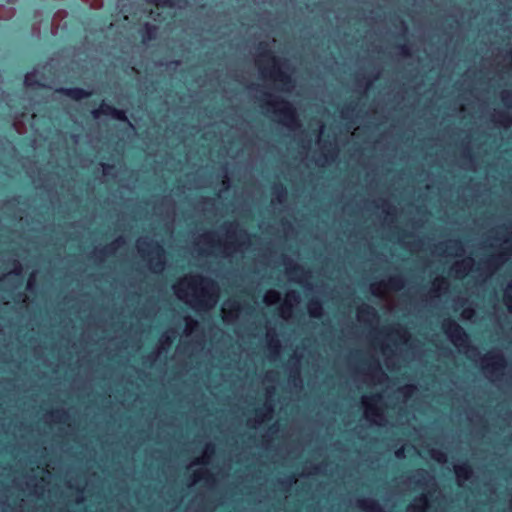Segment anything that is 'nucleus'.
Returning a JSON list of instances; mask_svg holds the SVG:
<instances>
[{"instance_id":"obj_28","label":"nucleus","mask_w":512,"mask_h":512,"mask_svg":"<svg viewBox=\"0 0 512 512\" xmlns=\"http://www.w3.org/2000/svg\"><path fill=\"white\" fill-rule=\"evenodd\" d=\"M14 263H15V266H16V267H15V269L13 270V273H14L15 275H20V274H21V271H22L21 265H20V263H19L18 261H15Z\"/></svg>"},{"instance_id":"obj_17","label":"nucleus","mask_w":512,"mask_h":512,"mask_svg":"<svg viewBox=\"0 0 512 512\" xmlns=\"http://www.w3.org/2000/svg\"><path fill=\"white\" fill-rule=\"evenodd\" d=\"M381 399V395L380 394H374L372 395L371 397L368 398V402L366 403L367 404V411L368 412H371L373 415H378V411L377 409H375L373 407V405L371 404V402H377Z\"/></svg>"},{"instance_id":"obj_30","label":"nucleus","mask_w":512,"mask_h":512,"mask_svg":"<svg viewBox=\"0 0 512 512\" xmlns=\"http://www.w3.org/2000/svg\"><path fill=\"white\" fill-rule=\"evenodd\" d=\"M353 110H354V108H353L351 105L346 106V107L342 110V116H343L344 118H346V117H347V112H349V111H353Z\"/></svg>"},{"instance_id":"obj_44","label":"nucleus","mask_w":512,"mask_h":512,"mask_svg":"<svg viewBox=\"0 0 512 512\" xmlns=\"http://www.w3.org/2000/svg\"><path fill=\"white\" fill-rule=\"evenodd\" d=\"M412 508H413V510L422 511L418 505H415Z\"/></svg>"},{"instance_id":"obj_22","label":"nucleus","mask_w":512,"mask_h":512,"mask_svg":"<svg viewBox=\"0 0 512 512\" xmlns=\"http://www.w3.org/2000/svg\"><path fill=\"white\" fill-rule=\"evenodd\" d=\"M502 100H503L505 103L512 102V92H510V91H505V92L502 94Z\"/></svg>"},{"instance_id":"obj_18","label":"nucleus","mask_w":512,"mask_h":512,"mask_svg":"<svg viewBox=\"0 0 512 512\" xmlns=\"http://www.w3.org/2000/svg\"><path fill=\"white\" fill-rule=\"evenodd\" d=\"M120 242H123V239H122L121 237H120V238H118L117 240H115V242H113L112 244H109V245H107L106 247H104L103 249H100V250H99V253H100L101 255H108V254H110V253H111V250H114L113 245H114L115 243H120Z\"/></svg>"},{"instance_id":"obj_4","label":"nucleus","mask_w":512,"mask_h":512,"mask_svg":"<svg viewBox=\"0 0 512 512\" xmlns=\"http://www.w3.org/2000/svg\"><path fill=\"white\" fill-rule=\"evenodd\" d=\"M443 331L457 347H467L469 336L465 329L453 319H447L442 325Z\"/></svg>"},{"instance_id":"obj_27","label":"nucleus","mask_w":512,"mask_h":512,"mask_svg":"<svg viewBox=\"0 0 512 512\" xmlns=\"http://www.w3.org/2000/svg\"><path fill=\"white\" fill-rule=\"evenodd\" d=\"M205 452L208 454V455H212L214 452H215V447L213 444H207L206 445V448H205Z\"/></svg>"},{"instance_id":"obj_24","label":"nucleus","mask_w":512,"mask_h":512,"mask_svg":"<svg viewBox=\"0 0 512 512\" xmlns=\"http://www.w3.org/2000/svg\"><path fill=\"white\" fill-rule=\"evenodd\" d=\"M157 5L162 6V7H172L173 1L172 0H158Z\"/></svg>"},{"instance_id":"obj_6","label":"nucleus","mask_w":512,"mask_h":512,"mask_svg":"<svg viewBox=\"0 0 512 512\" xmlns=\"http://www.w3.org/2000/svg\"><path fill=\"white\" fill-rule=\"evenodd\" d=\"M486 364L483 365V370L486 373L493 374V375H500L502 374L504 368L506 367V359L503 356V354L499 352H493L488 354L485 357Z\"/></svg>"},{"instance_id":"obj_41","label":"nucleus","mask_w":512,"mask_h":512,"mask_svg":"<svg viewBox=\"0 0 512 512\" xmlns=\"http://www.w3.org/2000/svg\"><path fill=\"white\" fill-rule=\"evenodd\" d=\"M401 26L403 28L404 31H407V26L406 24L404 23V21L401 20Z\"/></svg>"},{"instance_id":"obj_25","label":"nucleus","mask_w":512,"mask_h":512,"mask_svg":"<svg viewBox=\"0 0 512 512\" xmlns=\"http://www.w3.org/2000/svg\"><path fill=\"white\" fill-rule=\"evenodd\" d=\"M502 255L492 256L488 261L487 264L492 265L494 263L502 262Z\"/></svg>"},{"instance_id":"obj_5","label":"nucleus","mask_w":512,"mask_h":512,"mask_svg":"<svg viewBox=\"0 0 512 512\" xmlns=\"http://www.w3.org/2000/svg\"><path fill=\"white\" fill-rule=\"evenodd\" d=\"M92 117L97 119L101 115L110 116L115 120L121 122H128V118L126 112L124 110L118 109L113 105L107 103L105 100H102L99 108L91 111Z\"/></svg>"},{"instance_id":"obj_50","label":"nucleus","mask_w":512,"mask_h":512,"mask_svg":"<svg viewBox=\"0 0 512 512\" xmlns=\"http://www.w3.org/2000/svg\"><path fill=\"white\" fill-rule=\"evenodd\" d=\"M240 232H241V234L247 235V233L245 232V230H241Z\"/></svg>"},{"instance_id":"obj_12","label":"nucleus","mask_w":512,"mask_h":512,"mask_svg":"<svg viewBox=\"0 0 512 512\" xmlns=\"http://www.w3.org/2000/svg\"><path fill=\"white\" fill-rule=\"evenodd\" d=\"M358 505L367 512H383L379 503L372 499H361Z\"/></svg>"},{"instance_id":"obj_31","label":"nucleus","mask_w":512,"mask_h":512,"mask_svg":"<svg viewBox=\"0 0 512 512\" xmlns=\"http://www.w3.org/2000/svg\"><path fill=\"white\" fill-rule=\"evenodd\" d=\"M197 325H198V323H197L195 320H193V319H191V318H189V319H188V321H187V326H188L189 328L193 329V328H194V327H196Z\"/></svg>"},{"instance_id":"obj_49","label":"nucleus","mask_w":512,"mask_h":512,"mask_svg":"<svg viewBox=\"0 0 512 512\" xmlns=\"http://www.w3.org/2000/svg\"><path fill=\"white\" fill-rule=\"evenodd\" d=\"M199 463H200V460H199V459H197V460H195V461H194V464H199Z\"/></svg>"},{"instance_id":"obj_45","label":"nucleus","mask_w":512,"mask_h":512,"mask_svg":"<svg viewBox=\"0 0 512 512\" xmlns=\"http://www.w3.org/2000/svg\"><path fill=\"white\" fill-rule=\"evenodd\" d=\"M505 252H506L507 254H511V253H512V249L505 248Z\"/></svg>"},{"instance_id":"obj_35","label":"nucleus","mask_w":512,"mask_h":512,"mask_svg":"<svg viewBox=\"0 0 512 512\" xmlns=\"http://www.w3.org/2000/svg\"><path fill=\"white\" fill-rule=\"evenodd\" d=\"M231 310H233V311H239V305H238L236 302L232 303V305H231Z\"/></svg>"},{"instance_id":"obj_29","label":"nucleus","mask_w":512,"mask_h":512,"mask_svg":"<svg viewBox=\"0 0 512 512\" xmlns=\"http://www.w3.org/2000/svg\"><path fill=\"white\" fill-rule=\"evenodd\" d=\"M265 410H266L267 413H262V410H258L257 414L261 415L263 417H266L268 414L270 415L272 413V408L270 406L269 407H265Z\"/></svg>"},{"instance_id":"obj_10","label":"nucleus","mask_w":512,"mask_h":512,"mask_svg":"<svg viewBox=\"0 0 512 512\" xmlns=\"http://www.w3.org/2000/svg\"><path fill=\"white\" fill-rule=\"evenodd\" d=\"M455 473L460 480H468L472 476L473 471L471 465L465 461L455 467Z\"/></svg>"},{"instance_id":"obj_46","label":"nucleus","mask_w":512,"mask_h":512,"mask_svg":"<svg viewBox=\"0 0 512 512\" xmlns=\"http://www.w3.org/2000/svg\"><path fill=\"white\" fill-rule=\"evenodd\" d=\"M139 251H140V253H141L143 256L145 255V250H144V249H142L141 247H139Z\"/></svg>"},{"instance_id":"obj_3","label":"nucleus","mask_w":512,"mask_h":512,"mask_svg":"<svg viewBox=\"0 0 512 512\" xmlns=\"http://www.w3.org/2000/svg\"><path fill=\"white\" fill-rule=\"evenodd\" d=\"M190 285L193 288L201 285V297L196 300V308L208 309L216 303L219 290L216 281L211 278L198 275L191 278Z\"/></svg>"},{"instance_id":"obj_47","label":"nucleus","mask_w":512,"mask_h":512,"mask_svg":"<svg viewBox=\"0 0 512 512\" xmlns=\"http://www.w3.org/2000/svg\"><path fill=\"white\" fill-rule=\"evenodd\" d=\"M439 284H443V283H446V280L444 278L438 280Z\"/></svg>"},{"instance_id":"obj_15","label":"nucleus","mask_w":512,"mask_h":512,"mask_svg":"<svg viewBox=\"0 0 512 512\" xmlns=\"http://www.w3.org/2000/svg\"><path fill=\"white\" fill-rule=\"evenodd\" d=\"M273 194L276 196L277 202L282 203L287 195L285 186L281 183L275 184L273 187Z\"/></svg>"},{"instance_id":"obj_1","label":"nucleus","mask_w":512,"mask_h":512,"mask_svg":"<svg viewBox=\"0 0 512 512\" xmlns=\"http://www.w3.org/2000/svg\"><path fill=\"white\" fill-rule=\"evenodd\" d=\"M259 50H261L259 54V59L257 60V64L259 65L260 71L263 76H266L268 73L267 68H262V61L265 59L268 62L272 63V69L269 70V75L279 84V89L281 91L289 92L294 86L295 81L292 76L285 71H282L279 67L280 59H278L270 49H268V44L261 42L258 45Z\"/></svg>"},{"instance_id":"obj_40","label":"nucleus","mask_w":512,"mask_h":512,"mask_svg":"<svg viewBox=\"0 0 512 512\" xmlns=\"http://www.w3.org/2000/svg\"><path fill=\"white\" fill-rule=\"evenodd\" d=\"M406 389H407V393H406V395H409V394H410V392L414 389V386H412V385H411V386H408Z\"/></svg>"},{"instance_id":"obj_21","label":"nucleus","mask_w":512,"mask_h":512,"mask_svg":"<svg viewBox=\"0 0 512 512\" xmlns=\"http://www.w3.org/2000/svg\"><path fill=\"white\" fill-rule=\"evenodd\" d=\"M397 48L400 50L402 55H405V56L410 55V49L407 44L397 45Z\"/></svg>"},{"instance_id":"obj_39","label":"nucleus","mask_w":512,"mask_h":512,"mask_svg":"<svg viewBox=\"0 0 512 512\" xmlns=\"http://www.w3.org/2000/svg\"><path fill=\"white\" fill-rule=\"evenodd\" d=\"M164 342L170 344L172 342V339L169 336H166Z\"/></svg>"},{"instance_id":"obj_48","label":"nucleus","mask_w":512,"mask_h":512,"mask_svg":"<svg viewBox=\"0 0 512 512\" xmlns=\"http://www.w3.org/2000/svg\"><path fill=\"white\" fill-rule=\"evenodd\" d=\"M204 237H205V240H207V241L210 239V235L209 234L205 235Z\"/></svg>"},{"instance_id":"obj_43","label":"nucleus","mask_w":512,"mask_h":512,"mask_svg":"<svg viewBox=\"0 0 512 512\" xmlns=\"http://www.w3.org/2000/svg\"><path fill=\"white\" fill-rule=\"evenodd\" d=\"M293 481H294V477H293V476H290V477L288 478V483H289V484H292V482H293Z\"/></svg>"},{"instance_id":"obj_20","label":"nucleus","mask_w":512,"mask_h":512,"mask_svg":"<svg viewBox=\"0 0 512 512\" xmlns=\"http://www.w3.org/2000/svg\"><path fill=\"white\" fill-rule=\"evenodd\" d=\"M290 273L306 275L308 272L301 266L294 265L289 269Z\"/></svg>"},{"instance_id":"obj_34","label":"nucleus","mask_w":512,"mask_h":512,"mask_svg":"<svg viewBox=\"0 0 512 512\" xmlns=\"http://www.w3.org/2000/svg\"><path fill=\"white\" fill-rule=\"evenodd\" d=\"M288 296L290 298H292L293 300L297 301L298 300V294L296 292H292L291 294H288Z\"/></svg>"},{"instance_id":"obj_38","label":"nucleus","mask_w":512,"mask_h":512,"mask_svg":"<svg viewBox=\"0 0 512 512\" xmlns=\"http://www.w3.org/2000/svg\"><path fill=\"white\" fill-rule=\"evenodd\" d=\"M236 227H238L237 223H235V222L229 223L228 231L230 230V228H236Z\"/></svg>"},{"instance_id":"obj_8","label":"nucleus","mask_w":512,"mask_h":512,"mask_svg":"<svg viewBox=\"0 0 512 512\" xmlns=\"http://www.w3.org/2000/svg\"><path fill=\"white\" fill-rule=\"evenodd\" d=\"M148 246H151V254L154 255V257L152 258V264H153V269L154 271H161L164 269V266H165V261L163 260V257H164V254H165V251H164V248L163 246L158 243V242H154V243H146Z\"/></svg>"},{"instance_id":"obj_9","label":"nucleus","mask_w":512,"mask_h":512,"mask_svg":"<svg viewBox=\"0 0 512 512\" xmlns=\"http://www.w3.org/2000/svg\"><path fill=\"white\" fill-rule=\"evenodd\" d=\"M139 32L142 38V42L147 43L157 38L158 27L147 22L143 25Z\"/></svg>"},{"instance_id":"obj_13","label":"nucleus","mask_w":512,"mask_h":512,"mask_svg":"<svg viewBox=\"0 0 512 512\" xmlns=\"http://www.w3.org/2000/svg\"><path fill=\"white\" fill-rule=\"evenodd\" d=\"M308 310L311 317L319 318L322 315L323 307L322 303L318 299H312L309 301Z\"/></svg>"},{"instance_id":"obj_36","label":"nucleus","mask_w":512,"mask_h":512,"mask_svg":"<svg viewBox=\"0 0 512 512\" xmlns=\"http://www.w3.org/2000/svg\"><path fill=\"white\" fill-rule=\"evenodd\" d=\"M439 462H443L445 460V456L443 453H439V457L436 458Z\"/></svg>"},{"instance_id":"obj_51","label":"nucleus","mask_w":512,"mask_h":512,"mask_svg":"<svg viewBox=\"0 0 512 512\" xmlns=\"http://www.w3.org/2000/svg\"><path fill=\"white\" fill-rule=\"evenodd\" d=\"M272 295L278 297V294L276 292H272Z\"/></svg>"},{"instance_id":"obj_32","label":"nucleus","mask_w":512,"mask_h":512,"mask_svg":"<svg viewBox=\"0 0 512 512\" xmlns=\"http://www.w3.org/2000/svg\"><path fill=\"white\" fill-rule=\"evenodd\" d=\"M205 475H208V473H207V472H204V473H195V474H194V477H195V479L200 480V479L204 478V476H205Z\"/></svg>"},{"instance_id":"obj_7","label":"nucleus","mask_w":512,"mask_h":512,"mask_svg":"<svg viewBox=\"0 0 512 512\" xmlns=\"http://www.w3.org/2000/svg\"><path fill=\"white\" fill-rule=\"evenodd\" d=\"M57 93L73 100L81 101L91 96V92L80 87H61L57 89Z\"/></svg>"},{"instance_id":"obj_37","label":"nucleus","mask_w":512,"mask_h":512,"mask_svg":"<svg viewBox=\"0 0 512 512\" xmlns=\"http://www.w3.org/2000/svg\"><path fill=\"white\" fill-rule=\"evenodd\" d=\"M175 292H176V294H177L179 297H181L182 289H181L180 287L175 286Z\"/></svg>"},{"instance_id":"obj_23","label":"nucleus","mask_w":512,"mask_h":512,"mask_svg":"<svg viewBox=\"0 0 512 512\" xmlns=\"http://www.w3.org/2000/svg\"><path fill=\"white\" fill-rule=\"evenodd\" d=\"M102 167H103V173L104 175H109L111 170L114 169V166L113 165H110V164H107V163H102L101 164Z\"/></svg>"},{"instance_id":"obj_33","label":"nucleus","mask_w":512,"mask_h":512,"mask_svg":"<svg viewBox=\"0 0 512 512\" xmlns=\"http://www.w3.org/2000/svg\"><path fill=\"white\" fill-rule=\"evenodd\" d=\"M417 502H419L425 506V505H427V498L425 496H421L417 499Z\"/></svg>"},{"instance_id":"obj_14","label":"nucleus","mask_w":512,"mask_h":512,"mask_svg":"<svg viewBox=\"0 0 512 512\" xmlns=\"http://www.w3.org/2000/svg\"><path fill=\"white\" fill-rule=\"evenodd\" d=\"M381 284L392 290L398 291L403 288L404 281L401 276H391L387 282H382Z\"/></svg>"},{"instance_id":"obj_19","label":"nucleus","mask_w":512,"mask_h":512,"mask_svg":"<svg viewBox=\"0 0 512 512\" xmlns=\"http://www.w3.org/2000/svg\"><path fill=\"white\" fill-rule=\"evenodd\" d=\"M369 368L371 370V372H375V373H379L381 375H384L382 369H381V366L379 364V362L376 360V359H373V361H371L369 363Z\"/></svg>"},{"instance_id":"obj_2","label":"nucleus","mask_w":512,"mask_h":512,"mask_svg":"<svg viewBox=\"0 0 512 512\" xmlns=\"http://www.w3.org/2000/svg\"><path fill=\"white\" fill-rule=\"evenodd\" d=\"M266 105L272 108L273 113L279 117L280 121L288 128L300 127V121L297 116L296 108L287 99L281 96H271V100Z\"/></svg>"},{"instance_id":"obj_16","label":"nucleus","mask_w":512,"mask_h":512,"mask_svg":"<svg viewBox=\"0 0 512 512\" xmlns=\"http://www.w3.org/2000/svg\"><path fill=\"white\" fill-rule=\"evenodd\" d=\"M358 315H359V318L362 319L364 318L365 316H368V317H376L377 316V313L375 311V309L370 306V305H367V304H364L363 306H361L359 309H358Z\"/></svg>"},{"instance_id":"obj_26","label":"nucleus","mask_w":512,"mask_h":512,"mask_svg":"<svg viewBox=\"0 0 512 512\" xmlns=\"http://www.w3.org/2000/svg\"><path fill=\"white\" fill-rule=\"evenodd\" d=\"M270 347L274 348L275 351H278L279 347H280L279 341L277 339L271 338V340H270Z\"/></svg>"},{"instance_id":"obj_11","label":"nucleus","mask_w":512,"mask_h":512,"mask_svg":"<svg viewBox=\"0 0 512 512\" xmlns=\"http://www.w3.org/2000/svg\"><path fill=\"white\" fill-rule=\"evenodd\" d=\"M24 84L27 88H42L44 84L37 78V71L34 69L27 72L24 77Z\"/></svg>"},{"instance_id":"obj_42","label":"nucleus","mask_w":512,"mask_h":512,"mask_svg":"<svg viewBox=\"0 0 512 512\" xmlns=\"http://www.w3.org/2000/svg\"><path fill=\"white\" fill-rule=\"evenodd\" d=\"M402 452H403V449H399V450L396 452V455H397L398 457H400V456H401V454H402Z\"/></svg>"}]
</instances>
